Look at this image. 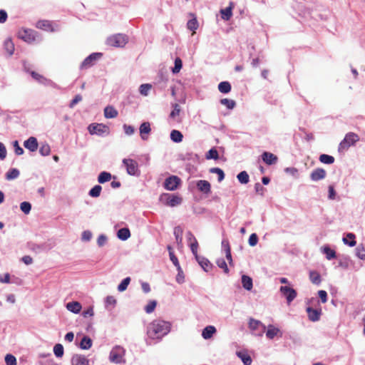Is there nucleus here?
<instances>
[{"mask_svg": "<svg viewBox=\"0 0 365 365\" xmlns=\"http://www.w3.org/2000/svg\"><path fill=\"white\" fill-rule=\"evenodd\" d=\"M170 330V323L156 319L149 324L148 327V336L153 339H159L166 335Z\"/></svg>", "mask_w": 365, "mask_h": 365, "instance_id": "nucleus-1", "label": "nucleus"}, {"mask_svg": "<svg viewBox=\"0 0 365 365\" xmlns=\"http://www.w3.org/2000/svg\"><path fill=\"white\" fill-rule=\"evenodd\" d=\"M359 140V137L357 134L352 132L348 133L339 143L338 150L339 152H344Z\"/></svg>", "mask_w": 365, "mask_h": 365, "instance_id": "nucleus-2", "label": "nucleus"}, {"mask_svg": "<svg viewBox=\"0 0 365 365\" xmlns=\"http://www.w3.org/2000/svg\"><path fill=\"white\" fill-rule=\"evenodd\" d=\"M160 200L169 207L177 206L182 202V198L178 195L170 193H164L160 195Z\"/></svg>", "mask_w": 365, "mask_h": 365, "instance_id": "nucleus-3", "label": "nucleus"}, {"mask_svg": "<svg viewBox=\"0 0 365 365\" xmlns=\"http://www.w3.org/2000/svg\"><path fill=\"white\" fill-rule=\"evenodd\" d=\"M126 36L118 34L108 37L106 40V44L113 47H123L127 43Z\"/></svg>", "mask_w": 365, "mask_h": 365, "instance_id": "nucleus-4", "label": "nucleus"}, {"mask_svg": "<svg viewBox=\"0 0 365 365\" xmlns=\"http://www.w3.org/2000/svg\"><path fill=\"white\" fill-rule=\"evenodd\" d=\"M125 355V350L120 346H116L112 349L110 352L109 359L111 362L120 364L124 362L123 356Z\"/></svg>", "mask_w": 365, "mask_h": 365, "instance_id": "nucleus-5", "label": "nucleus"}, {"mask_svg": "<svg viewBox=\"0 0 365 365\" xmlns=\"http://www.w3.org/2000/svg\"><path fill=\"white\" fill-rule=\"evenodd\" d=\"M123 163L126 168L128 174L130 175H138L140 174L138 163L136 160L131 158H125L123 160Z\"/></svg>", "mask_w": 365, "mask_h": 365, "instance_id": "nucleus-6", "label": "nucleus"}, {"mask_svg": "<svg viewBox=\"0 0 365 365\" xmlns=\"http://www.w3.org/2000/svg\"><path fill=\"white\" fill-rule=\"evenodd\" d=\"M249 328L255 335L262 336L266 330V327L260 321L250 319L249 322Z\"/></svg>", "mask_w": 365, "mask_h": 365, "instance_id": "nucleus-7", "label": "nucleus"}, {"mask_svg": "<svg viewBox=\"0 0 365 365\" xmlns=\"http://www.w3.org/2000/svg\"><path fill=\"white\" fill-rule=\"evenodd\" d=\"M18 37L30 43L36 41V32L32 29H22L19 31Z\"/></svg>", "mask_w": 365, "mask_h": 365, "instance_id": "nucleus-8", "label": "nucleus"}, {"mask_svg": "<svg viewBox=\"0 0 365 365\" xmlns=\"http://www.w3.org/2000/svg\"><path fill=\"white\" fill-rule=\"evenodd\" d=\"M102 56L101 53H93L84 59L81 65V69H87L93 66L96 62Z\"/></svg>", "mask_w": 365, "mask_h": 365, "instance_id": "nucleus-9", "label": "nucleus"}, {"mask_svg": "<svg viewBox=\"0 0 365 365\" xmlns=\"http://www.w3.org/2000/svg\"><path fill=\"white\" fill-rule=\"evenodd\" d=\"M180 183V179L175 175H172L165 179L164 187L168 190H175L178 188Z\"/></svg>", "mask_w": 365, "mask_h": 365, "instance_id": "nucleus-10", "label": "nucleus"}, {"mask_svg": "<svg viewBox=\"0 0 365 365\" xmlns=\"http://www.w3.org/2000/svg\"><path fill=\"white\" fill-rule=\"evenodd\" d=\"M280 292L286 297L288 304H290L297 297V292L287 286H282Z\"/></svg>", "mask_w": 365, "mask_h": 365, "instance_id": "nucleus-11", "label": "nucleus"}, {"mask_svg": "<svg viewBox=\"0 0 365 365\" xmlns=\"http://www.w3.org/2000/svg\"><path fill=\"white\" fill-rule=\"evenodd\" d=\"M88 129L91 135H102L108 131V127L101 123H92L89 125Z\"/></svg>", "mask_w": 365, "mask_h": 365, "instance_id": "nucleus-12", "label": "nucleus"}, {"mask_svg": "<svg viewBox=\"0 0 365 365\" xmlns=\"http://www.w3.org/2000/svg\"><path fill=\"white\" fill-rule=\"evenodd\" d=\"M262 160L268 165H274L278 161V158L274 154L264 151L262 155Z\"/></svg>", "mask_w": 365, "mask_h": 365, "instance_id": "nucleus-13", "label": "nucleus"}, {"mask_svg": "<svg viewBox=\"0 0 365 365\" xmlns=\"http://www.w3.org/2000/svg\"><path fill=\"white\" fill-rule=\"evenodd\" d=\"M327 175L326 170L323 168H316L310 174V178L313 181H319L325 178Z\"/></svg>", "mask_w": 365, "mask_h": 365, "instance_id": "nucleus-14", "label": "nucleus"}, {"mask_svg": "<svg viewBox=\"0 0 365 365\" xmlns=\"http://www.w3.org/2000/svg\"><path fill=\"white\" fill-rule=\"evenodd\" d=\"M197 189L205 193V194H209L211 192V185L210 183L204 180H200L197 182Z\"/></svg>", "mask_w": 365, "mask_h": 365, "instance_id": "nucleus-15", "label": "nucleus"}, {"mask_svg": "<svg viewBox=\"0 0 365 365\" xmlns=\"http://www.w3.org/2000/svg\"><path fill=\"white\" fill-rule=\"evenodd\" d=\"M24 147L31 152H34L38 149V141L35 137H30L24 143Z\"/></svg>", "mask_w": 365, "mask_h": 365, "instance_id": "nucleus-16", "label": "nucleus"}, {"mask_svg": "<svg viewBox=\"0 0 365 365\" xmlns=\"http://www.w3.org/2000/svg\"><path fill=\"white\" fill-rule=\"evenodd\" d=\"M72 365H88V359L83 355L76 354L72 357Z\"/></svg>", "mask_w": 365, "mask_h": 365, "instance_id": "nucleus-17", "label": "nucleus"}, {"mask_svg": "<svg viewBox=\"0 0 365 365\" xmlns=\"http://www.w3.org/2000/svg\"><path fill=\"white\" fill-rule=\"evenodd\" d=\"M173 110L170 113V118H171L173 121L180 123L181 121L180 118H179L181 108L179 104L175 103L173 105Z\"/></svg>", "mask_w": 365, "mask_h": 365, "instance_id": "nucleus-18", "label": "nucleus"}, {"mask_svg": "<svg viewBox=\"0 0 365 365\" xmlns=\"http://www.w3.org/2000/svg\"><path fill=\"white\" fill-rule=\"evenodd\" d=\"M196 260L198 262L199 264L201 266V267L205 271L208 272L212 269V264L210 263V262L203 257L197 256L195 257Z\"/></svg>", "mask_w": 365, "mask_h": 365, "instance_id": "nucleus-19", "label": "nucleus"}, {"mask_svg": "<svg viewBox=\"0 0 365 365\" xmlns=\"http://www.w3.org/2000/svg\"><path fill=\"white\" fill-rule=\"evenodd\" d=\"M307 312L308 314V317L312 322H317L320 318L321 311L314 309L312 307H308L307 309Z\"/></svg>", "mask_w": 365, "mask_h": 365, "instance_id": "nucleus-20", "label": "nucleus"}, {"mask_svg": "<svg viewBox=\"0 0 365 365\" xmlns=\"http://www.w3.org/2000/svg\"><path fill=\"white\" fill-rule=\"evenodd\" d=\"M234 7L233 3L230 2V6L227 8L222 9L220 11V13L222 14V18L225 20L228 21L232 16V9Z\"/></svg>", "mask_w": 365, "mask_h": 365, "instance_id": "nucleus-21", "label": "nucleus"}, {"mask_svg": "<svg viewBox=\"0 0 365 365\" xmlns=\"http://www.w3.org/2000/svg\"><path fill=\"white\" fill-rule=\"evenodd\" d=\"M150 124L148 122L143 123L140 126V133L143 140H147L148 137L145 136V134H149L150 133Z\"/></svg>", "mask_w": 365, "mask_h": 365, "instance_id": "nucleus-22", "label": "nucleus"}, {"mask_svg": "<svg viewBox=\"0 0 365 365\" xmlns=\"http://www.w3.org/2000/svg\"><path fill=\"white\" fill-rule=\"evenodd\" d=\"M36 27L39 29L45 30L47 31H53L52 24L48 20H40L36 23Z\"/></svg>", "mask_w": 365, "mask_h": 365, "instance_id": "nucleus-23", "label": "nucleus"}, {"mask_svg": "<svg viewBox=\"0 0 365 365\" xmlns=\"http://www.w3.org/2000/svg\"><path fill=\"white\" fill-rule=\"evenodd\" d=\"M216 332V329L213 326H207L206 327L202 332V336L205 339H210L212 335Z\"/></svg>", "mask_w": 365, "mask_h": 365, "instance_id": "nucleus-24", "label": "nucleus"}, {"mask_svg": "<svg viewBox=\"0 0 365 365\" xmlns=\"http://www.w3.org/2000/svg\"><path fill=\"white\" fill-rule=\"evenodd\" d=\"M237 356L242 360L244 365H250L252 362V358L246 351H237Z\"/></svg>", "mask_w": 365, "mask_h": 365, "instance_id": "nucleus-25", "label": "nucleus"}, {"mask_svg": "<svg viewBox=\"0 0 365 365\" xmlns=\"http://www.w3.org/2000/svg\"><path fill=\"white\" fill-rule=\"evenodd\" d=\"M66 308L70 312L77 314V313L80 312L82 307H81V304L78 302H68L66 304Z\"/></svg>", "mask_w": 365, "mask_h": 365, "instance_id": "nucleus-26", "label": "nucleus"}, {"mask_svg": "<svg viewBox=\"0 0 365 365\" xmlns=\"http://www.w3.org/2000/svg\"><path fill=\"white\" fill-rule=\"evenodd\" d=\"M118 114V111L113 106H107L104 109V115L106 118H114Z\"/></svg>", "mask_w": 365, "mask_h": 365, "instance_id": "nucleus-27", "label": "nucleus"}, {"mask_svg": "<svg viewBox=\"0 0 365 365\" xmlns=\"http://www.w3.org/2000/svg\"><path fill=\"white\" fill-rule=\"evenodd\" d=\"M242 284L243 287L247 290H251L252 289V279L251 277L247 275H242Z\"/></svg>", "mask_w": 365, "mask_h": 365, "instance_id": "nucleus-28", "label": "nucleus"}, {"mask_svg": "<svg viewBox=\"0 0 365 365\" xmlns=\"http://www.w3.org/2000/svg\"><path fill=\"white\" fill-rule=\"evenodd\" d=\"M117 236L121 240H126L130 237V232L128 228H121L118 231Z\"/></svg>", "mask_w": 365, "mask_h": 365, "instance_id": "nucleus-29", "label": "nucleus"}, {"mask_svg": "<svg viewBox=\"0 0 365 365\" xmlns=\"http://www.w3.org/2000/svg\"><path fill=\"white\" fill-rule=\"evenodd\" d=\"M182 234L183 230L180 226H177L174 228V235L178 245H181L182 242Z\"/></svg>", "mask_w": 365, "mask_h": 365, "instance_id": "nucleus-30", "label": "nucleus"}, {"mask_svg": "<svg viewBox=\"0 0 365 365\" xmlns=\"http://www.w3.org/2000/svg\"><path fill=\"white\" fill-rule=\"evenodd\" d=\"M279 333V329L278 328H276L272 325H269V326H268L267 331L266 332V336L268 339H272Z\"/></svg>", "mask_w": 365, "mask_h": 365, "instance_id": "nucleus-31", "label": "nucleus"}, {"mask_svg": "<svg viewBox=\"0 0 365 365\" xmlns=\"http://www.w3.org/2000/svg\"><path fill=\"white\" fill-rule=\"evenodd\" d=\"M170 138L175 143H180L182 140V134L177 130H173L170 133Z\"/></svg>", "mask_w": 365, "mask_h": 365, "instance_id": "nucleus-32", "label": "nucleus"}, {"mask_svg": "<svg viewBox=\"0 0 365 365\" xmlns=\"http://www.w3.org/2000/svg\"><path fill=\"white\" fill-rule=\"evenodd\" d=\"M92 346V340L90 337L85 336L81 341L80 348L82 349H89Z\"/></svg>", "mask_w": 365, "mask_h": 365, "instance_id": "nucleus-33", "label": "nucleus"}, {"mask_svg": "<svg viewBox=\"0 0 365 365\" xmlns=\"http://www.w3.org/2000/svg\"><path fill=\"white\" fill-rule=\"evenodd\" d=\"M309 279L313 284H319L321 283V276L317 271L309 272Z\"/></svg>", "mask_w": 365, "mask_h": 365, "instance_id": "nucleus-34", "label": "nucleus"}, {"mask_svg": "<svg viewBox=\"0 0 365 365\" xmlns=\"http://www.w3.org/2000/svg\"><path fill=\"white\" fill-rule=\"evenodd\" d=\"M218 90L222 93H228L231 91V85L228 81H222L219 83Z\"/></svg>", "mask_w": 365, "mask_h": 365, "instance_id": "nucleus-35", "label": "nucleus"}, {"mask_svg": "<svg viewBox=\"0 0 365 365\" xmlns=\"http://www.w3.org/2000/svg\"><path fill=\"white\" fill-rule=\"evenodd\" d=\"M323 253L326 255L327 259L330 260L336 258V252L330 247L325 246L322 248Z\"/></svg>", "mask_w": 365, "mask_h": 365, "instance_id": "nucleus-36", "label": "nucleus"}, {"mask_svg": "<svg viewBox=\"0 0 365 365\" xmlns=\"http://www.w3.org/2000/svg\"><path fill=\"white\" fill-rule=\"evenodd\" d=\"M343 241L345 244L349 245L350 247L356 245L355 235L353 233H348L346 237L343 238Z\"/></svg>", "mask_w": 365, "mask_h": 365, "instance_id": "nucleus-37", "label": "nucleus"}, {"mask_svg": "<svg viewBox=\"0 0 365 365\" xmlns=\"http://www.w3.org/2000/svg\"><path fill=\"white\" fill-rule=\"evenodd\" d=\"M4 48L9 56H11L14 52V44L11 39H6L4 41Z\"/></svg>", "mask_w": 365, "mask_h": 365, "instance_id": "nucleus-38", "label": "nucleus"}, {"mask_svg": "<svg viewBox=\"0 0 365 365\" xmlns=\"http://www.w3.org/2000/svg\"><path fill=\"white\" fill-rule=\"evenodd\" d=\"M319 161L324 164H332L334 162V158L327 154H322L319 156Z\"/></svg>", "mask_w": 365, "mask_h": 365, "instance_id": "nucleus-39", "label": "nucleus"}, {"mask_svg": "<svg viewBox=\"0 0 365 365\" xmlns=\"http://www.w3.org/2000/svg\"><path fill=\"white\" fill-rule=\"evenodd\" d=\"M19 175V170H17L16 168H12L7 172V173L6 175V178L8 180H14V179L18 178Z\"/></svg>", "mask_w": 365, "mask_h": 365, "instance_id": "nucleus-40", "label": "nucleus"}, {"mask_svg": "<svg viewBox=\"0 0 365 365\" xmlns=\"http://www.w3.org/2000/svg\"><path fill=\"white\" fill-rule=\"evenodd\" d=\"M111 174L107 172H102L100 173L98 178V181L100 183H104L109 181L111 179Z\"/></svg>", "mask_w": 365, "mask_h": 365, "instance_id": "nucleus-41", "label": "nucleus"}, {"mask_svg": "<svg viewBox=\"0 0 365 365\" xmlns=\"http://www.w3.org/2000/svg\"><path fill=\"white\" fill-rule=\"evenodd\" d=\"M237 180L242 183V184H247L249 182V175L246 171H242L240 172L237 176Z\"/></svg>", "mask_w": 365, "mask_h": 365, "instance_id": "nucleus-42", "label": "nucleus"}, {"mask_svg": "<svg viewBox=\"0 0 365 365\" xmlns=\"http://www.w3.org/2000/svg\"><path fill=\"white\" fill-rule=\"evenodd\" d=\"M187 27L188 29L192 31V35L195 33V30L198 28V23L195 18L190 19L188 21L187 24Z\"/></svg>", "mask_w": 365, "mask_h": 365, "instance_id": "nucleus-43", "label": "nucleus"}, {"mask_svg": "<svg viewBox=\"0 0 365 365\" xmlns=\"http://www.w3.org/2000/svg\"><path fill=\"white\" fill-rule=\"evenodd\" d=\"M220 103L225 106H226L228 109H233L236 105L235 101L228 99V98H222L220 100Z\"/></svg>", "mask_w": 365, "mask_h": 365, "instance_id": "nucleus-44", "label": "nucleus"}, {"mask_svg": "<svg viewBox=\"0 0 365 365\" xmlns=\"http://www.w3.org/2000/svg\"><path fill=\"white\" fill-rule=\"evenodd\" d=\"M182 60L180 59V58L177 57L175 59V66H174V67L172 69L173 73H178L180 71V70L182 68Z\"/></svg>", "mask_w": 365, "mask_h": 365, "instance_id": "nucleus-45", "label": "nucleus"}, {"mask_svg": "<svg viewBox=\"0 0 365 365\" xmlns=\"http://www.w3.org/2000/svg\"><path fill=\"white\" fill-rule=\"evenodd\" d=\"M157 306V302L155 300H150L148 304L145 307V311L148 314L152 313Z\"/></svg>", "mask_w": 365, "mask_h": 365, "instance_id": "nucleus-46", "label": "nucleus"}, {"mask_svg": "<svg viewBox=\"0 0 365 365\" xmlns=\"http://www.w3.org/2000/svg\"><path fill=\"white\" fill-rule=\"evenodd\" d=\"M210 173H217L218 175V181L221 182L225 178V173L223 170L219 168H212L210 169Z\"/></svg>", "mask_w": 365, "mask_h": 365, "instance_id": "nucleus-47", "label": "nucleus"}, {"mask_svg": "<svg viewBox=\"0 0 365 365\" xmlns=\"http://www.w3.org/2000/svg\"><path fill=\"white\" fill-rule=\"evenodd\" d=\"M102 187L101 185H95L90 191L89 195L93 197H97L100 195Z\"/></svg>", "mask_w": 365, "mask_h": 365, "instance_id": "nucleus-48", "label": "nucleus"}, {"mask_svg": "<svg viewBox=\"0 0 365 365\" xmlns=\"http://www.w3.org/2000/svg\"><path fill=\"white\" fill-rule=\"evenodd\" d=\"M51 148L48 144H42L39 149V153L43 156H47L50 154Z\"/></svg>", "mask_w": 365, "mask_h": 365, "instance_id": "nucleus-49", "label": "nucleus"}, {"mask_svg": "<svg viewBox=\"0 0 365 365\" xmlns=\"http://www.w3.org/2000/svg\"><path fill=\"white\" fill-rule=\"evenodd\" d=\"M53 352L56 357H61L63 355V346L61 344H56L53 347Z\"/></svg>", "mask_w": 365, "mask_h": 365, "instance_id": "nucleus-50", "label": "nucleus"}, {"mask_svg": "<svg viewBox=\"0 0 365 365\" xmlns=\"http://www.w3.org/2000/svg\"><path fill=\"white\" fill-rule=\"evenodd\" d=\"M207 159L217 160L219 158V154L215 148L210 149L206 154Z\"/></svg>", "mask_w": 365, "mask_h": 365, "instance_id": "nucleus-51", "label": "nucleus"}, {"mask_svg": "<svg viewBox=\"0 0 365 365\" xmlns=\"http://www.w3.org/2000/svg\"><path fill=\"white\" fill-rule=\"evenodd\" d=\"M151 88H152L151 84H149V83L142 84L140 86V89H139L140 94L143 96H148V92L151 89Z\"/></svg>", "mask_w": 365, "mask_h": 365, "instance_id": "nucleus-52", "label": "nucleus"}, {"mask_svg": "<svg viewBox=\"0 0 365 365\" xmlns=\"http://www.w3.org/2000/svg\"><path fill=\"white\" fill-rule=\"evenodd\" d=\"M130 282V277H126V278H125V279H124L120 282V284L118 286V290L119 292H123V291H125V290L127 289V287H128V284H129Z\"/></svg>", "mask_w": 365, "mask_h": 365, "instance_id": "nucleus-53", "label": "nucleus"}, {"mask_svg": "<svg viewBox=\"0 0 365 365\" xmlns=\"http://www.w3.org/2000/svg\"><path fill=\"white\" fill-rule=\"evenodd\" d=\"M216 263L219 267L223 269L225 273L227 274L229 272L227 263L223 258L218 259Z\"/></svg>", "mask_w": 365, "mask_h": 365, "instance_id": "nucleus-54", "label": "nucleus"}, {"mask_svg": "<svg viewBox=\"0 0 365 365\" xmlns=\"http://www.w3.org/2000/svg\"><path fill=\"white\" fill-rule=\"evenodd\" d=\"M5 362L6 365H16V359L12 354H6L5 356Z\"/></svg>", "mask_w": 365, "mask_h": 365, "instance_id": "nucleus-55", "label": "nucleus"}, {"mask_svg": "<svg viewBox=\"0 0 365 365\" xmlns=\"http://www.w3.org/2000/svg\"><path fill=\"white\" fill-rule=\"evenodd\" d=\"M20 208L23 212L25 214H29L31 209V205L28 202H23L20 205Z\"/></svg>", "mask_w": 365, "mask_h": 365, "instance_id": "nucleus-56", "label": "nucleus"}, {"mask_svg": "<svg viewBox=\"0 0 365 365\" xmlns=\"http://www.w3.org/2000/svg\"><path fill=\"white\" fill-rule=\"evenodd\" d=\"M31 75L34 79L40 83H43L46 80L44 76L35 71H31Z\"/></svg>", "mask_w": 365, "mask_h": 365, "instance_id": "nucleus-57", "label": "nucleus"}, {"mask_svg": "<svg viewBox=\"0 0 365 365\" xmlns=\"http://www.w3.org/2000/svg\"><path fill=\"white\" fill-rule=\"evenodd\" d=\"M190 246L191 251H192V254L195 255V257H196L197 256H198V255H197L198 242H197V240L194 239V242H191Z\"/></svg>", "mask_w": 365, "mask_h": 365, "instance_id": "nucleus-58", "label": "nucleus"}, {"mask_svg": "<svg viewBox=\"0 0 365 365\" xmlns=\"http://www.w3.org/2000/svg\"><path fill=\"white\" fill-rule=\"evenodd\" d=\"M225 254H226V258L229 261L230 264L232 265L231 249H230V245L228 242H227L226 245H225Z\"/></svg>", "mask_w": 365, "mask_h": 365, "instance_id": "nucleus-59", "label": "nucleus"}, {"mask_svg": "<svg viewBox=\"0 0 365 365\" xmlns=\"http://www.w3.org/2000/svg\"><path fill=\"white\" fill-rule=\"evenodd\" d=\"M249 245L252 247L255 246L258 242V237L257 234L252 233L249 237Z\"/></svg>", "mask_w": 365, "mask_h": 365, "instance_id": "nucleus-60", "label": "nucleus"}, {"mask_svg": "<svg viewBox=\"0 0 365 365\" xmlns=\"http://www.w3.org/2000/svg\"><path fill=\"white\" fill-rule=\"evenodd\" d=\"M116 304V299L113 296H108L106 299V307L111 306L114 307Z\"/></svg>", "mask_w": 365, "mask_h": 365, "instance_id": "nucleus-61", "label": "nucleus"}, {"mask_svg": "<svg viewBox=\"0 0 365 365\" xmlns=\"http://www.w3.org/2000/svg\"><path fill=\"white\" fill-rule=\"evenodd\" d=\"M169 256L173 264L177 267L178 270H180V263L178 262L177 257L175 255L174 252H170V255H169Z\"/></svg>", "mask_w": 365, "mask_h": 365, "instance_id": "nucleus-62", "label": "nucleus"}, {"mask_svg": "<svg viewBox=\"0 0 365 365\" xmlns=\"http://www.w3.org/2000/svg\"><path fill=\"white\" fill-rule=\"evenodd\" d=\"M318 295L321 299L322 303H326L327 302V293L324 290H319L318 292Z\"/></svg>", "mask_w": 365, "mask_h": 365, "instance_id": "nucleus-63", "label": "nucleus"}, {"mask_svg": "<svg viewBox=\"0 0 365 365\" xmlns=\"http://www.w3.org/2000/svg\"><path fill=\"white\" fill-rule=\"evenodd\" d=\"M357 256L361 259H365V249L361 247H359L357 249Z\"/></svg>", "mask_w": 365, "mask_h": 365, "instance_id": "nucleus-64", "label": "nucleus"}]
</instances>
